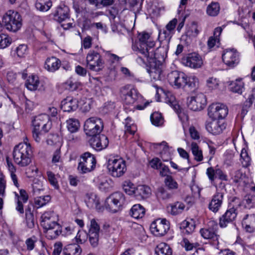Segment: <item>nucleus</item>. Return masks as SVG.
<instances>
[{
    "label": "nucleus",
    "instance_id": "obj_15",
    "mask_svg": "<svg viewBox=\"0 0 255 255\" xmlns=\"http://www.w3.org/2000/svg\"><path fill=\"white\" fill-rule=\"evenodd\" d=\"M167 79L170 84L177 89L184 87L187 82L186 76L185 74L179 73L177 71H173L169 73Z\"/></svg>",
    "mask_w": 255,
    "mask_h": 255
},
{
    "label": "nucleus",
    "instance_id": "obj_54",
    "mask_svg": "<svg viewBox=\"0 0 255 255\" xmlns=\"http://www.w3.org/2000/svg\"><path fill=\"white\" fill-rule=\"evenodd\" d=\"M245 200L249 206H253L255 205V187L252 188L251 192L245 196Z\"/></svg>",
    "mask_w": 255,
    "mask_h": 255
},
{
    "label": "nucleus",
    "instance_id": "obj_25",
    "mask_svg": "<svg viewBox=\"0 0 255 255\" xmlns=\"http://www.w3.org/2000/svg\"><path fill=\"white\" fill-rule=\"evenodd\" d=\"M149 64V68L148 70L151 80L157 81L161 79V74L162 73L161 64L148 62Z\"/></svg>",
    "mask_w": 255,
    "mask_h": 255
},
{
    "label": "nucleus",
    "instance_id": "obj_29",
    "mask_svg": "<svg viewBox=\"0 0 255 255\" xmlns=\"http://www.w3.org/2000/svg\"><path fill=\"white\" fill-rule=\"evenodd\" d=\"M185 206L181 202H176L167 207L168 212L172 215L181 214L184 210Z\"/></svg>",
    "mask_w": 255,
    "mask_h": 255
},
{
    "label": "nucleus",
    "instance_id": "obj_12",
    "mask_svg": "<svg viewBox=\"0 0 255 255\" xmlns=\"http://www.w3.org/2000/svg\"><path fill=\"white\" fill-rule=\"evenodd\" d=\"M122 98L124 103L127 105H132L136 101L141 99L136 89L129 88L125 86L121 90Z\"/></svg>",
    "mask_w": 255,
    "mask_h": 255
},
{
    "label": "nucleus",
    "instance_id": "obj_51",
    "mask_svg": "<svg viewBox=\"0 0 255 255\" xmlns=\"http://www.w3.org/2000/svg\"><path fill=\"white\" fill-rule=\"evenodd\" d=\"M154 146L156 149L161 150L160 154L163 161H167V160L164 159V155L168 151V146L167 145V143L165 141H163L161 143L155 144Z\"/></svg>",
    "mask_w": 255,
    "mask_h": 255
},
{
    "label": "nucleus",
    "instance_id": "obj_17",
    "mask_svg": "<svg viewBox=\"0 0 255 255\" xmlns=\"http://www.w3.org/2000/svg\"><path fill=\"white\" fill-rule=\"evenodd\" d=\"M212 226L207 228L201 229L200 231L201 236L205 239L211 240L213 244L218 245L219 235H217L218 225L212 223Z\"/></svg>",
    "mask_w": 255,
    "mask_h": 255
},
{
    "label": "nucleus",
    "instance_id": "obj_1",
    "mask_svg": "<svg viewBox=\"0 0 255 255\" xmlns=\"http://www.w3.org/2000/svg\"><path fill=\"white\" fill-rule=\"evenodd\" d=\"M12 155L14 162L20 167L27 166L31 162L32 151L26 137L14 147Z\"/></svg>",
    "mask_w": 255,
    "mask_h": 255
},
{
    "label": "nucleus",
    "instance_id": "obj_56",
    "mask_svg": "<svg viewBox=\"0 0 255 255\" xmlns=\"http://www.w3.org/2000/svg\"><path fill=\"white\" fill-rule=\"evenodd\" d=\"M69 15V7L65 5L58 7L54 16H68Z\"/></svg>",
    "mask_w": 255,
    "mask_h": 255
},
{
    "label": "nucleus",
    "instance_id": "obj_20",
    "mask_svg": "<svg viewBox=\"0 0 255 255\" xmlns=\"http://www.w3.org/2000/svg\"><path fill=\"white\" fill-rule=\"evenodd\" d=\"M183 63L190 68L196 69L200 68L203 65V60L200 56L195 53H190L183 60Z\"/></svg>",
    "mask_w": 255,
    "mask_h": 255
},
{
    "label": "nucleus",
    "instance_id": "obj_35",
    "mask_svg": "<svg viewBox=\"0 0 255 255\" xmlns=\"http://www.w3.org/2000/svg\"><path fill=\"white\" fill-rule=\"evenodd\" d=\"M145 209L140 204L133 205L130 209L131 216L135 219L142 218L145 214Z\"/></svg>",
    "mask_w": 255,
    "mask_h": 255
},
{
    "label": "nucleus",
    "instance_id": "obj_43",
    "mask_svg": "<svg viewBox=\"0 0 255 255\" xmlns=\"http://www.w3.org/2000/svg\"><path fill=\"white\" fill-rule=\"evenodd\" d=\"M136 187L130 181H125L123 184V188L124 191L129 195H134Z\"/></svg>",
    "mask_w": 255,
    "mask_h": 255
},
{
    "label": "nucleus",
    "instance_id": "obj_11",
    "mask_svg": "<svg viewBox=\"0 0 255 255\" xmlns=\"http://www.w3.org/2000/svg\"><path fill=\"white\" fill-rule=\"evenodd\" d=\"M209 116L215 120L223 119L225 118L228 113L227 107L222 103H214L208 108Z\"/></svg>",
    "mask_w": 255,
    "mask_h": 255
},
{
    "label": "nucleus",
    "instance_id": "obj_47",
    "mask_svg": "<svg viewBox=\"0 0 255 255\" xmlns=\"http://www.w3.org/2000/svg\"><path fill=\"white\" fill-rule=\"evenodd\" d=\"M51 199L49 195L37 197L34 198V204L38 208L45 205Z\"/></svg>",
    "mask_w": 255,
    "mask_h": 255
},
{
    "label": "nucleus",
    "instance_id": "obj_34",
    "mask_svg": "<svg viewBox=\"0 0 255 255\" xmlns=\"http://www.w3.org/2000/svg\"><path fill=\"white\" fill-rule=\"evenodd\" d=\"M39 84L38 77L36 75H31L27 79L25 85L29 90L34 91L37 89Z\"/></svg>",
    "mask_w": 255,
    "mask_h": 255
},
{
    "label": "nucleus",
    "instance_id": "obj_5",
    "mask_svg": "<svg viewBox=\"0 0 255 255\" xmlns=\"http://www.w3.org/2000/svg\"><path fill=\"white\" fill-rule=\"evenodd\" d=\"M104 128L101 119L93 117L88 119L85 122L84 129L86 135L93 137L99 134Z\"/></svg>",
    "mask_w": 255,
    "mask_h": 255
},
{
    "label": "nucleus",
    "instance_id": "obj_55",
    "mask_svg": "<svg viewBox=\"0 0 255 255\" xmlns=\"http://www.w3.org/2000/svg\"><path fill=\"white\" fill-rule=\"evenodd\" d=\"M11 43L10 38L7 35L0 34V48H4Z\"/></svg>",
    "mask_w": 255,
    "mask_h": 255
},
{
    "label": "nucleus",
    "instance_id": "obj_58",
    "mask_svg": "<svg viewBox=\"0 0 255 255\" xmlns=\"http://www.w3.org/2000/svg\"><path fill=\"white\" fill-rule=\"evenodd\" d=\"M48 180L51 185H52L55 189L59 188V185L57 179L55 177V174L51 171H49L47 172Z\"/></svg>",
    "mask_w": 255,
    "mask_h": 255
},
{
    "label": "nucleus",
    "instance_id": "obj_14",
    "mask_svg": "<svg viewBox=\"0 0 255 255\" xmlns=\"http://www.w3.org/2000/svg\"><path fill=\"white\" fill-rule=\"evenodd\" d=\"M222 59L226 65L233 68L240 62V54L236 49L234 48L227 49L222 54Z\"/></svg>",
    "mask_w": 255,
    "mask_h": 255
},
{
    "label": "nucleus",
    "instance_id": "obj_60",
    "mask_svg": "<svg viewBox=\"0 0 255 255\" xmlns=\"http://www.w3.org/2000/svg\"><path fill=\"white\" fill-rule=\"evenodd\" d=\"M126 11H128V10L127 8H124L123 7H113L112 9L110 10V12L111 16H117V15L120 14H127L126 13Z\"/></svg>",
    "mask_w": 255,
    "mask_h": 255
},
{
    "label": "nucleus",
    "instance_id": "obj_27",
    "mask_svg": "<svg viewBox=\"0 0 255 255\" xmlns=\"http://www.w3.org/2000/svg\"><path fill=\"white\" fill-rule=\"evenodd\" d=\"M61 61L55 57L47 58L44 67L49 72H54L57 70L61 66Z\"/></svg>",
    "mask_w": 255,
    "mask_h": 255
},
{
    "label": "nucleus",
    "instance_id": "obj_16",
    "mask_svg": "<svg viewBox=\"0 0 255 255\" xmlns=\"http://www.w3.org/2000/svg\"><path fill=\"white\" fill-rule=\"evenodd\" d=\"M206 105V98L202 93H199L188 99V106L194 111H200L204 109Z\"/></svg>",
    "mask_w": 255,
    "mask_h": 255
},
{
    "label": "nucleus",
    "instance_id": "obj_59",
    "mask_svg": "<svg viewBox=\"0 0 255 255\" xmlns=\"http://www.w3.org/2000/svg\"><path fill=\"white\" fill-rule=\"evenodd\" d=\"M37 242V240L34 236L28 238L25 241V245L26 249L28 251L33 250L35 246V243Z\"/></svg>",
    "mask_w": 255,
    "mask_h": 255
},
{
    "label": "nucleus",
    "instance_id": "obj_48",
    "mask_svg": "<svg viewBox=\"0 0 255 255\" xmlns=\"http://www.w3.org/2000/svg\"><path fill=\"white\" fill-rule=\"evenodd\" d=\"M25 219L27 227L30 229L33 228L34 226V215L30 208L25 210Z\"/></svg>",
    "mask_w": 255,
    "mask_h": 255
},
{
    "label": "nucleus",
    "instance_id": "obj_2",
    "mask_svg": "<svg viewBox=\"0 0 255 255\" xmlns=\"http://www.w3.org/2000/svg\"><path fill=\"white\" fill-rule=\"evenodd\" d=\"M33 126V137L36 142H40L41 136L49 131L51 127V122L46 114L36 116L32 122Z\"/></svg>",
    "mask_w": 255,
    "mask_h": 255
},
{
    "label": "nucleus",
    "instance_id": "obj_53",
    "mask_svg": "<svg viewBox=\"0 0 255 255\" xmlns=\"http://www.w3.org/2000/svg\"><path fill=\"white\" fill-rule=\"evenodd\" d=\"M165 185L171 190L177 189L178 184L171 176H167L164 180Z\"/></svg>",
    "mask_w": 255,
    "mask_h": 255
},
{
    "label": "nucleus",
    "instance_id": "obj_37",
    "mask_svg": "<svg viewBox=\"0 0 255 255\" xmlns=\"http://www.w3.org/2000/svg\"><path fill=\"white\" fill-rule=\"evenodd\" d=\"M240 162L244 168H247L251 165V158L247 150L243 148L240 154Z\"/></svg>",
    "mask_w": 255,
    "mask_h": 255
},
{
    "label": "nucleus",
    "instance_id": "obj_4",
    "mask_svg": "<svg viewBox=\"0 0 255 255\" xmlns=\"http://www.w3.org/2000/svg\"><path fill=\"white\" fill-rule=\"evenodd\" d=\"M125 201V196L123 193L115 192L106 199L105 207L107 210L116 213L122 210Z\"/></svg>",
    "mask_w": 255,
    "mask_h": 255
},
{
    "label": "nucleus",
    "instance_id": "obj_22",
    "mask_svg": "<svg viewBox=\"0 0 255 255\" xmlns=\"http://www.w3.org/2000/svg\"><path fill=\"white\" fill-rule=\"evenodd\" d=\"M206 128L208 132L213 134H219L225 129L226 125L224 122L214 119L206 124Z\"/></svg>",
    "mask_w": 255,
    "mask_h": 255
},
{
    "label": "nucleus",
    "instance_id": "obj_28",
    "mask_svg": "<svg viewBox=\"0 0 255 255\" xmlns=\"http://www.w3.org/2000/svg\"><path fill=\"white\" fill-rule=\"evenodd\" d=\"M44 230L46 238L49 240L56 239L62 233L61 227L59 224Z\"/></svg>",
    "mask_w": 255,
    "mask_h": 255
},
{
    "label": "nucleus",
    "instance_id": "obj_23",
    "mask_svg": "<svg viewBox=\"0 0 255 255\" xmlns=\"http://www.w3.org/2000/svg\"><path fill=\"white\" fill-rule=\"evenodd\" d=\"M224 198V193L221 192L217 191L214 194L209 203V209L214 213H217L219 211L223 203Z\"/></svg>",
    "mask_w": 255,
    "mask_h": 255
},
{
    "label": "nucleus",
    "instance_id": "obj_19",
    "mask_svg": "<svg viewBox=\"0 0 255 255\" xmlns=\"http://www.w3.org/2000/svg\"><path fill=\"white\" fill-rule=\"evenodd\" d=\"M21 17H2V22L4 23L6 28L11 31L19 30L22 24Z\"/></svg>",
    "mask_w": 255,
    "mask_h": 255
},
{
    "label": "nucleus",
    "instance_id": "obj_36",
    "mask_svg": "<svg viewBox=\"0 0 255 255\" xmlns=\"http://www.w3.org/2000/svg\"><path fill=\"white\" fill-rule=\"evenodd\" d=\"M191 150L194 157V159L200 162L203 160V156L202 150L199 148L197 143L192 142L191 144Z\"/></svg>",
    "mask_w": 255,
    "mask_h": 255
},
{
    "label": "nucleus",
    "instance_id": "obj_62",
    "mask_svg": "<svg viewBox=\"0 0 255 255\" xmlns=\"http://www.w3.org/2000/svg\"><path fill=\"white\" fill-rule=\"evenodd\" d=\"M182 245L185 248L186 251H191L193 250V248H196L197 246H198L197 243L194 244L190 243L189 241L186 238L183 239Z\"/></svg>",
    "mask_w": 255,
    "mask_h": 255
},
{
    "label": "nucleus",
    "instance_id": "obj_64",
    "mask_svg": "<svg viewBox=\"0 0 255 255\" xmlns=\"http://www.w3.org/2000/svg\"><path fill=\"white\" fill-rule=\"evenodd\" d=\"M62 162V158L61 157V151L60 149H56L54 152L52 158V162L55 164H57L58 163Z\"/></svg>",
    "mask_w": 255,
    "mask_h": 255
},
{
    "label": "nucleus",
    "instance_id": "obj_44",
    "mask_svg": "<svg viewBox=\"0 0 255 255\" xmlns=\"http://www.w3.org/2000/svg\"><path fill=\"white\" fill-rule=\"evenodd\" d=\"M180 228L183 229L182 233L183 234L189 235L194 231L195 226L192 223L184 221L181 224Z\"/></svg>",
    "mask_w": 255,
    "mask_h": 255
},
{
    "label": "nucleus",
    "instance_id": "obj_38",
    "mask_svg": "<svg viewBox=\"0 0 255 255\" xmlns=\"http://www.w3.org/2000/svg\"><path fill=\"white\" fill-rule=\"evenodd\" d=\"M85 202L87 206L90 208H95L98 209L99 200L97 196L94 194H87Z\"/></svg>",
    "mask_w": 255,
    "mask_h": 255
},
{
    "label": "nucleus",
    "instance_id": "obj_9",
    "mask_svg": "<svg viewBox=\"0 0 255 255\" xmlns=\"http://www.w3.org/2000/svg\"><path fill=\"white\" fill-rule=\"evenodd\" d=\"M96 160L94 155L89 152L82 154L78 166L81 173H86L92 171L96 166Z\"/></svg>",
    "mask_w": 255,
    "mask_h": 255
},
{
    "label": "nucleus",
    "instance_id": "obj_50",
    "mask_svg": "<svg viewBox=\"0 0 255 255\" xmlns=\"http://www.w3.org/2000/svg\"><path fill=\"white\" fill-rule=\"evenodd\" d=\"M200 31V28L198 26L197 23L195 21H192L189 27L188 32L190 35L193 37H196Z\"/></svg>",
    "mask_w": 255,
    "mask_h": 255
},
{
    "label": "nucleus",
    "instance_id": "obj_57",
    "mask_svg": "<svg viewBox=\"0 0 255 255\" xmlns=\"http://www.w3.org/2000/svg\"><path fill=\"white\" fill-rule=\"evenodd\" d=\"M88 238V234L83 231H78L75 237L77 244H83L85 242Z\"/></svg>",
    "mask_w": 255,
    "mask_h": 255
},
{
    "label": "nucleus",
    "instance_id": "obj_10",
    "mask_svg": "<svg viewBox=\"0 0 255 255\" xmlns=\"http://www.w3.org/2000/svg\"><path fill=\"white\" fill-rule=\"evenodd\" d=\"M234 200L230 203L226 212L220 218L219 225L221 228H225L228 224L233 222L237 217V209L240 204L234 205Z\"/></svg>",
    "mask_w": 255,
    "mask_h": 255
},
{
    "label": "nucleus",
    "instance_id": "obj_24",
    "mask_svg": "<svg viewBox=\"0 0 255 255\" xmlns=\"http://www.w3.org/2000/svg\"><path fill=\"white\" fill-rule=\"evenodd\" d=\"M78 107V101L70 97L62 101L61 104V108L64 112H70L75 111Z\"/></svg>",
    "mask_w": 255,
    "mask_h": 255
},
{
    "label": "nucleus",
    "instance_id": "obj_61",
    "mask_svg": "<svg viewBox=\"0 0 255 255\" xmlns=\"http://www.w3.org/2000/svg\"><path fill=\"white\" fill-rule=\"evenodd\" d=\"M157 196L162 199H166L169 198L171 195L164 188L160 187L157 189Z\"/></svg>",
    "mask_w": 255,
    "mask_h": 255
},
{
    "label": "nucleus",
    "instance_id": "obj_8",
    "mask_svg": "<svg viewBox=\"0 0 255 255\" xmlns=\"http://www.w3.org/2000/svg\"><path fill=\"white\" fill-rule=\"evenodd\" d=\"M167 48L163 46L159 47L154 50V47L149 48L143 56L146 59V62L161 64L167 55Z\"/></svg>",
    "mask_w": 255,
    "mask_h": 255
},
{
    "label": "nucleus",
    "instance_id": "obj_30",
    "mask_svg": "<svg viewBox=\"0 0 255 255\" xmlns=\"http://www.w3.org/2000/svg\"><path fill=\"white\" fill-rule=\"evenodd\" d=\"M178 22V20L176 18L170 20L166 25V30H164L163 32H160L159 35H164L165 38H168L169 39L171 37L170 34L173 33Z\"/></svg>",
    "mask_w": 255,
    "mask_h": 255
},
{
    "label": "nucleus",
    "instance_id": "obj_42",
    "mask_svg": "<svg viewBox=\"0 0 255 255\" xmlns=\"http://www.w3.org/2000/svg\"><path fill=\"white\" fill-rule=\"evenodd\" d=\"M165 102L170 105L175 111L177 112L179 109V105L178 104L175 96L170 93L166 94Z\"/></svg>",
    "mask_w": 255,
    "mask_h": 255
},
{
    "label": "nucleus",
    "instance_id": "obj_32",
    "mask_svg": "<svg viewBox=\"0 0 255 255\" xmlns=\"http://www.w3.org/2000/svg\"><path fill=\"white\" fill-rule=\"evenodd\" d=\"M155 254L157 255H172V250L170 247L165 243L158 244L155 249Z\"/></svg>",
    "mask_w": 255,
    "mask_h": 255
},
{
    "label": "nucleus",
    "instance_id": "obj_3",
    "mask_svg": "<svg viewBox=\"0 0 255 255\" xmlns=\"http://www.w3.org/2000/svg\"><path fill=\"white\" fill-rule=\"evenodd\" d=\"M138 39V41L132 46L133 50L136 52L137 54L143 55L146 51L155 45V42L150 35L145 32L139 33Z\"/></svg>",
    "mask_w": 255,
    "mask_h": 255
},
{
    "label": "nucleus",
    "instance_id": "obj_26",
    "mask_svg": "<svg viewBox=\"0 0 255 255\" xmlns=\"http://www.w3.org/2000/svg\"><path fill=\"white\" fill-rule=\"evenodd\" d=\"M243 227L247 232H254L255 231V214H247L242 221Z\"/></svg>",
    "mask_w": 255,
    "mask_h": 255
},
{
    "label": "nucleus",
    "instance_id": "obj_45",
    "mask_svg": "<svg viewBox=\"0 0 255 255\" xmlns=\"http://www.w3.org/2000/svg\"><path fill=\"white\" fill-rule=\"evenodd\" d=\"M220 5L218 2H212L207 8V13L209 16H217L220 11Z\"/></svg>",
    "mask_w": 255,
    "mask_h": 255
},
{
    "label": "nucleus",
    "instance_id": "obj_33",
    "mask_svg": "<svg viewBox=\"0 0 255 255\" xmlns=\"http://www.w3.org/2000/svg\"><path fill=\"white\" fill-rule=\"evenodd\" d=\"M150 194V188L147 186L138 185L136 188L135 196H139L141 198L144 199L149 197Z\"/></svg>",
    "mask_w": 255,
    "mask_h": 255
},
{
    "label": "nucleus",
    "instance_id": "obj_40",
    "mask_svg": "<svg viewBox=\"0 0 255 255\" xmlns=\"http://www.w3.org/2000/svg\"><path fill=\"white\" fill-rule=\"evenodd\" d=\"M67 128L71 133L77 131L80 128L79 121L76 119H69L66 121Z\"/></svg>",
    "mask_w": 255,
    "mask_h": 255
},
{
    "label": "nucleus",
    "instance_id": "obj_63",
    "mask_svg": "<svg viewBox=\"0 0 255 255\" xmlns=\"http://www.w3.org/2000/svg\"><path fill=\"white\" fill-rule=\"evenodd\" d=\"M66 88L71 91L76 90L80 86V83L73 80H69L66 82Z\"/></svg>",
    "mask_w": 255,
    "mask_h": 255
},
{
    "label": "nucleus",
    "instance_id": "obj_31",
    "mask_svg": "<svg viewBox=\"0 0 255 255\" xmlns=\"http://www.w3.org/2000/svg\"><path fill=\"white\" fill-rule=\"evenodd\" d=\"M81 252L80 247L75 244L67 245L63 250L64 255H80Z\"/></svg>",
    "mask_w": 255,
    "mask_h": 255
},
{
    "label": "nucleus",
    "instance_id": "obj_39",
    "mask_svg": "<svg viewBox=\"0 0 255 255\" xmlns=\"http://www.w3.org/2000/svg\"><path fill=\"white\" fill-rule=\"evenodd\" d=\"M52 6L51 0H37L35 7L41 11H47Z\"/></svg>",
    "mask_w": 255,
    "mask_h": 255
},
{
    "label": "nucleus",
    "instance_id": "obj_7",
    "mask_svg": "<svg viewBox=\"0 0 255 255\" xmlns=\"http://www.w3.org/2000/svg\"><path fill=\"white\" fill-rule=\"evenodd\" d=\"M87 66L92 71L99 72L104 67V61L101 54L93 50H90L86 57Z\"/></svg>",
    "mask_w": 255,
    "mask_h": 255
},
{
    "label": "nucleus",
    "instance_id": "obj_41",
    "mask_svg": "<svg viewBox=\"0 0 255 255\" xmlns=\"http://www.w3.org/2000/svg\"><path fill=\"white\" fill-rule=\"evenodd\" d=\"M244 88V84L242 79H237L231 84V90L234 92L241 94Z\"/></svg>",
    "mask_w": 255,
    "mask_h": 255
},
{
    "label": "nucleus",
    "instance_id": "obj_13",
    "mask_svg": "<svg viewBox=\"0 0 255 255\" xmlns=\"http://www.w3.org/2000/svg\"><path fill=\"white\" fill-rule=\"evenodd\" d=\"M170 228V224L165 219H158L150 225L152 233L156 236L165 235Z\"/></svg>",
    "mask_w": 255,
    "mask_h": 255
},
{
    "label": "nucleus",
    "instance_id": "obj_46",
    "mask_svg": "<svg viewBox=\"0 0 255 255\" xmlns=\"http://www.w3.org/2000/svg\"><path fill=\"white\" fill-rule=\"evenodd\" d=\"M150 120L152 124L157 127L162 126L164 123V119L161 114L158 112H155L151 114Z\"/></svg>",
    "mask_w": 255,
    "mask_h": 255
},
{
    "label": "nucleus",
    "instance_id": "obj_49",
    "mask_svg": "<svg viewBox=\"0 0 255 255\" xmlns=\"http://www.w3.org/2000/svg\"><path fill=\"white\" fill-rule=\"evenodd\" d=\"M186 82L185 87H187L190 90H193L196 88L198 84V78L194 76L187 77L186 76Z\"/></svg>",
    "mask_w": 255,
    "mask_h": 255
},
{
    "label": "nucleus",
    "instance_id": "obj_18",
    "mask_svg": "<svg viewBox=\"0 0 255 255\" xmlns=\"http://www.w3.org/2000/svg\"><path fill=\"white\" fill-rule=\"evenodd\" d=\"M91 146L98 151L106 148L109 144V139L104 134H98L90 139Z\"/></svg>",
    "mask_w": 255,
    "mask_h": 255
},
{
    "label": "nucleus",
    "instance_id": "obj_52",
    "mask_svg": "<svg viewBox=\"0 0 255 255\" xmlns=\"http://www.w3.org/2000/svg\"><path fill=\"white\" fill-rule=\"evenodd\" d=\"M143 0H130V4L132 7V12L136 16L140 14L139 10L141 7Z\"/></svg>",
    "mask_w": 255,
    "mask_h": 255
},
{
    "label": "nucleus",
    "instance_id": "obj_6",
    "mask_svg": "<svg viewBox=\"0 0 255 255\" xmlns=\"http://www.w3.org/2000/svg\"><path fill=\"white\" fill-rule=\"evenodd\" d=\"M107 167L110 174L115 177L122 176L127 171L126 161L122 158L109 159Z\"/></svg>",
    "mask_w": 255,
    "mask_h": 255
},
{
    "label": "nucleus",
    "instance_id": "obj_21",
    "mask_svg": "<svg viewBox=\"0 0 255 255\" xmlns=\"http://www.w3.org/2000/svg\"><path fill=\"white\" fill-rule=\"evenodd\" d=\"M40 224L44 230L59 224L56 221L54 212L49 211L45 212L42 215Z\"/></svg>",
    "mask_w": 255,
    "mask_h": 255
}]
</instances>
